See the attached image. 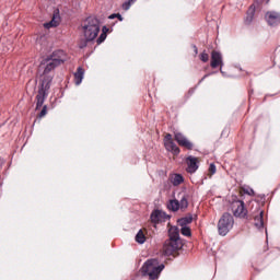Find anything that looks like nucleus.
<instances>
[{
    "instance_id": "nucleus-29",
    "label": "nucleus",
    "mask_w": 280,
    "mask_h": 280,
    "mask_svg": "<svg viewBox=\"0 0 280 280\" xmlns=\"http://www.w3.org/2000/svg\"><path fill=\"white\" fill-rule=\"evenodd\" d=\"M86 43H91V40H86V38L81 40L79 44L80 49H84V47H86Z\"/></svg>"
},
{
    "instance_id": "nucleus-27",
    "label": "nucleus",
    "mask_w": 280,
    "mask_h": 280,
    "mask_svg": "<svg viewBox=\"0 0 280 280\" xmlns=\"http://www.w3.org/2000/svg\"><path fill=\"white\" fill-rule=\"evenodd\" d=\"M208 172H209L208 173L209 176H212L213 174H215V164H210Z\"/></svg>"
},
{
    "instance_id": "nucleus-9",
    "label": "nucleus",
    "mask_w": 280,
    "mask_h": 280,
    "mask_svg": "<svg viewBox=\"0 0 280 280\" xmlns=\"http://www.w3.org/2000/svg\"><path fill=\"white\" fill-rule=\"evenodd\" d=\"M49 89L48 88H40L38 90V94L36 95V110H38V108H40L43 106V104H45V97H47V91Z\"/></svg>"
},
{
    "instance_id": "nucleus-32",
    "label": "nucleus",
    "mask_w": 280,
    "mask_h": 280,
    "mask_svg": "<svg viewBox=\"0 0 280 280\" xmlns=\"http://www.w3.org/2000/svg\"><path fill=\"white\" fill-rule=\"evenodd\" d=\"M109 19H117V14L109 15Z\"/></svg>"
},
{
    "instance_id": "nucleus-5",
    "label": "nucleus",
    "mask_w": 280,
    "mask_h": 280,
    "mask_svg": "<svg viewBox=\"0 0 280 280\" xmlns=\"http://www.w3.org/2000/svg\"><path fill=\"white\" fill-rule=\"evenodd\" d=\"M233 224H235V221L233 220V215H231V213H228V212L223 213V215L221 217L218 223L219 234L226 235L229 231L233 229Z\"/></svg>"
},
{
    "instance_id": "nucleus-21",
    "label": "nucleus",
    "mask_w": 280,
    "mask_h": 280,
    "mask_svg": "<svg viewBox=\"0 0 280 280\" xmlns=\"http://www.w3.org/2000/svg\"><path fill=\"white\" fill-rule=\"evenodd\" d=\"M136 242L138 244H145V234L143 233V230H140L136 235Z\"/></svg>"
},
{
    "instance_id": "nucleus-24",
    "label": "nucleus",
    "mask_w": 280,
    "mask_h": 280,
    "mask_svg": "<svg viewBox=\"0 0 280 280\" xmlns=\"http://www.w3.org/2000/svg\"><path fill=\"white\" fill-rule=\"evenodd\" d=\"M106 40V32H103L100 37L96 39L97 45H102Z\"/></svg>"
},
{
    "instance_id": "nucleus-6",
    "label": "nucleus",
    "mask_w": 280,
    "mask_h": 280,
    "mask_svg": "<svg viewBox=\"0 0 280 280\" xmlns=\"http://www.w3.org/2000/svg\"><path fill=\"white\" fill-rule=\"evenodd\" d=\"M231 209L235 218H246L248 210L244 207V201L237 199L236 196L232 197Z\"/></svg>"
},
{
    "instance_id": "nucleus-15",
    "label": "nucleus",
    "mask_w": 280,
    "mask_h": 280,
    "mask_svg": "<svg viewBox=\"0 0 280 280\" xmlns=\"http://www.w3.org/2000/svg\"><path fill=\"white\" fill-rule=\"evenodd\" d=\"M83 79H84V70L81 67H79L77 72L74 73L75 84H82Z\"/></svg>"
},
{
    "instance_id": "nucleus-4",
    "label": "nucleus",
    "mask_w": 280,
    "mask_h": 280,
    "mask_svg": "<svg viewBox=\"0 0 280 280\" xmlns=\"http://www.w3.org/2000/svg\"><path fill=\"white\" fill-rule=\"evenodd\" d=\"M82 30L86 40H95L100 34V20L93 16L88 18L82 24Z\"/></svg>"
},
{
    "instance_id": "nucleus-1",
    "label": "nucleus",
    "mask_w": 280,
    "mask_h": 280,
    "mask_svg": "<svg viewBox=\"0 0 280 280\" xmlns=\"http://www.w3.org/2000/svg\"><path fill=\"white\" fill-rule=\"evenodd\" d=\"M66 60L65 51L57 50L42 61L37 73L42 89H51L56 67H60Z\"/></svg>"
},
{
    "instance_id": "nucleus-11",
    "label": "nucleus",
    "mask_w": 280,
    "mask_h": 280,
    "mask_svg": "<svg viewBox=\"0 0 280 280\" xmlns=\"http://www.w3.org/2000/svg\"><path fill=\"white\" fill-rule=\"evenodd\" d=\"M266 16H267V21H268L269 25H279V23H280L279 12L269 11V12H267Z\"/></svg>"
},
{
    "instance_id": "nucleus-33",
    "label": "nucleus",
    "mask_w": 280,
    "mask_h": 280,
    "mask_svg": "<svg viewBox=\"0 0 280 280\" xmlns=\"http://www.w3.org/2000/svg\"><path fill=\"white\" fill-rule=\"evenodd\" d=\"M103 32H105V34H106V32H108V28H106V26H104Z\"/></svg>"
},
{
    "instance_id": "nucleus-10",
    "label": "nucleus",
    "mask_w": 280,
    "mask_h": 280,
    "mask_svg": "<svg viewBox=\"0 0 280 280\" xmlns=\"http://www.w3.org/2000/svg\"><path fill=\"white\" fill-rule=\"evenodd\" d=\"M186 163L188 165L187 172L189 174H194V172H196V170H198V158H194L190 155L186 159Z\"/></svg>"
},
{
    "instance_id": "nucleus-34",
    "label": "nucleus",
    "mask_w": 280,
    "mask_h": 280,
    "mask_svg": "<svg viewBox=\"0 0 280 280\" xmlns=\"http://www.w3.org/2000/svg\"><path fill=\"white\" fill-rule=\"evenodd\" d=\"M195 54H198V47L194 46Z\"/></svg>"
},
{
    "instance_id": "nucleus-7",
    "label": "nucleus",
    "mask_w": 280,
    "mask_h": 280,
    "mask_svg": "<svg viewBox=\"0 0 280 280\" xmlns=\"http://www.w3.org/2000/svg\"><path fill=\"white\" fill-rule=\"evenodd\" d=\"M174 139L180 145V148H185L186 150H194V143L185 137L182 132L175 131Z\"/></svg>"
},
{
    "instance_id": "nucleus-19",
    "label": "nucleus",
    "mask_w": 280,
    "mask_h": 280,
    "mask_svg": "<svg viewBox=\"0 0 280 280\" xmlns=\"http://www.w3.org/2000/svg\"><path fill=\"white\" fill-rule=\"evenodd\" d=\"M189 207V201L187 200V195H183L179 201V209L185 211Z\"/></svg>"
},
{
    "instance_id": "nucleus-3",
    "label": "nucleus",
    "mask_w": 280,
    "mask_h": 280,
    "mask_svg": "<svg viewBox=\"0 0 280 280\" xmlns=\"http://www.w3.org/2000/svg\"><path fill=\"white\" fill-rule=\"evenodd\" d=\"M163 268H165V265H160L159 260L153 258L144 262L140 272L142 277H149V279L154 280L161 275V272H163Z\"/></svg>"
},
{
    "instance_id": "nucleus-23",
    "label": "nucleus",
    "mask_w": 280,
    "mask_h": 280,
    "mask_svg": "<svg viewBox=\"0 0 280 280\" xmlns=\"http://www.w3.org/2000/svg\"><path fill=\"white\" fill-rule=\"evenodd\" d=\"M182 235H185L186 237H189L191 235V230L187 226L182 228Z\"/></svg>"
},
{
    "instance_id": "nucleus-2",
    "label": "nucleus",
    "mask_w": 280,
    "mask_h": 280,
    "mask_svg": "<svg viewBox=\"0 0 280 280\" xmlns=\"http://www.w3.org/2000/svg\"><path fill=\"white\" fill-rule=\"evenodd\" d=\"M168 240L165 241L163 245V253L166 256L173 255L176 250L183 248V240H180V234L178 233V228L172 226L168 230Z\"/></svg>"
},
{
    "instance_id": "nucleus-14",
    "label": "nucleus",
    "mask_w": 280,
    "mask_h": 280,
    "mask_svg": "<svg viewBox=\"0 0 280 280\" xmlns=\"http://www.w3.org/2000/svg\"><path fill=\"white\" fill-rule=\"evenodd\" d=\"M60 25V14L55 13L49 23L44 24V26L49 30V27H58Z\"/></svg>"
},
{
    "instance_id": "nucleus-18",
    "label": "nucleus",
    "mask_w": 280,
    "mask_h": 280,
    "mask_svg": "<svg viewBox=\"0 0 280 280\" xmlns=\"http://www.w3.org/2000/svg\"><path fill=\"white\" fill-rule=\"evenodd\" d=\"M253 19H255V8L250 7L247 11V16L245 18V23H247V25L253 23Z\"/></svg>"
},
{
    "instance_id": "nucleus-25",
    "label": "nucleus",
    "mask_w": 280,
    "mask_h": 280,
    "mask_svg": "<svg viewBox=\"0 0 280 280\" xmlns=\"http://www.w3.org/2000/svg\"><path fill=\"white\" fill-rule=\"evenodd\" d=\"M201 62H209V54L207 52H201L200 56H199Z\"/></svg>"
},
{
    "instance_id": "nucleus-35",
    "label": "nucleus",
    "mask_w": 280,
    "mask_h": 280,
    "mask_svg": "<svg viewBox=\"0 0 280 280\" xmlns=\"http://www.w3.org/2000/svg\"><path fill=\"white\" fill-rule=\"evenodd\" d=\"M44 39H45V37H40V38H39V40H44Z\"/></svg>"
},
{
    "instance_id": "nucleus-8",
    "label": "nucleus",
    "mask_w": 280,
    "mask_h": 280,
    "mask_svg": "<svg viewBox=\"0 0 280 280\" xmlns=\"http://www.w3.org/2000/svg\"><path fill=\"white\" fill-rule=\"evenodd\" d=\"M210 67L212 69H218V67H222V55L215 50L211 52V62Z\"/></svg>"
},
{
    "instance_id": "nucleus-16",
    "label": "nucleus",
    "mask_w": 280,
    "mask_h": 280,
    "mask_svg": "<svg viewBox=\"0 0 280 280\" xmlns=\"http://www.w3.org/2000/svg\"><path fill=\"white\" fill-rule=\"evenodd\" d=\"M255 226L257 229H264V211H259L258 215L255 217Z\"/></svg>"
},
{
    "instance_id": "nucleus-30",
    "label": "nucleus",
    "mask_w": 280,
    "mask_h": 280,
    "mask_svg": "<svg viewBox=\"0 0 280 280\" xmlns=\"http://www.w3.org/2000/svg\"><path fill=\"white\" fill-rule=\"evenodd\" d=\"M170 141H174V140L172 139V135H171V133H167V135L165 136V138H164V143H170Z\"/></svg>"
},
{
    "instance_id": "nucleus-17",
    "label": "nucleus",
    "mask_w": 280,
    "mask_h": 280,
    "mask_svg": "<svg viewBox=\"0 0 280 280\" xmlns=\"http://www.w3.org/2000/svg\"><path fill=\"white\" fill-rule=\"evenodd\" d=\"M185 179L183 178V175L180 174H174L171 176V183L174 185V187H178Z\"/></svg>"
},
{
    "instance_id": "nucleus-22",
    "label": "nucleus",
    "mask_w": 280,
    "mask_h": 280,
    "mask_svg": "<svg viewBox=\"0 0 280 280\" xmlns=\"http://www.w3.org/2000/svg\"><path fill=\"white\" fill-rule=\"evenodd\" d=\"M194 221V218L191 217H185L178 220L180 226H185L187 224H191V222Z\"/></svg>"
},
{
    "instance_id": "nucleus-13",
    "label": "nucleus",
    "mask_w": 280,
    "mask_h": 280,
    "mask_svg": "<svg viewBox=\"0 0 280 280\" xmlns=\"http://www.w3.org/2000/svg\"><path fill=\"white\" fill-rule=\"evenodd\" d=\"M165 149L168 152H173L175 155L180 154V149L178 148V145H176V143L173 141L166 142L164 143Z\"/></svg>"
},
{
    "instance_id": "nucleus-20",
    "label": "nucleus",
    "mask_w": 280,
    "mask_h": 280,
    "mask_svg": "<svg viewBox=\"0 0 280 280\" xmlns=\"http://www.w3.org/2000/svg\"><path fill=\"white\" fill-rule=\"evenodd\" d=\"M168 209H171L172 211H178V209H180V202L177 199L171 200Z\"/></svg>"
},
{
    "instance_id": "nucleus-26",
    "label": "nucleus",
    "mask_w": 280,
    "mask_h": 280,
    "mask_svg": "<svg viewBox=\"0 0 280 280\" xmlns=\"http://www.w3.org/2000/svg\"><path fill=\"white\" fill-rule=\"evenodd\" d=\"M135 3V0H128L127 2L122 3V10H130V5Z\"/></svg>"
},
{
    "instance_id": "nucleus-12",
    "label": "nucleus",
    "mask_w": 280,
    "mask_h": 280,
    "mask_svg": "<svg viewBox=\"0 0 280 280\" xmlns=\"http://www.w3.org/2000/svg\"><path fill=\"white\" fill-rule=\"evenodd\" d=\"M165 220V213L161 210H155L151 213V222L153 224H159V222H163Z\"/></svg>"
},
{
    "instance_id": "nucleus-31",
    "label": "nucleus",
    "mask_w": 280,
    "mask_h": 280,
    "mask_svg": "<svg viewBox=\"0 0 280 280\" xmlns=\"http://www.w3.org/2000/svg\"><path fill=\"white\" fill-rule=\"evenodd\" d=\"M116 19H119V21H124V18H121V14H116Z\"/></svg>"
},
{
    "instance_id": "nucleus-28",
    "label": "nucleus",
    "mask_w": 280,
    "mask_h": 280,
    "mask_svg": "<svg viewBox=\"0 0 280 280\" xmlns=\"http://www.w3.org/2000/svg\"><path fill=\"white\" fill-rule=\"evenodd\" d=\"M45 115H47V105L43 106V109L40 110L38 117L43 118L45 117Z\"/></svg>"
}]
</instances>
